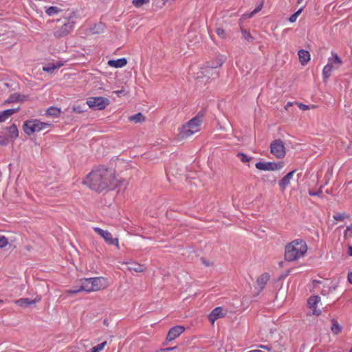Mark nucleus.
Segmentation results:
<instances>
[{
    "label": "nucleus",
    "mask_w": 352,
    "mask_h": 352,
    "mask_svg": "<svg viewBox=\"0 0 352 352\" xmlns=\"http://www.w3.org/2000/svg\"><path fill=\"white\" fill-rule=\"evenodd\" d=\"M223 60L221 58H217L214 63H207L206 67H204V72L206 76H208L210 69L214 72H212L211 74L213 75L215 73L216 76H218V73L216 71V68L219 67L223 65Z\"/></svg>",
    "instance_id": "nucleus-13"
},
{
    "label": "nucleus",
    "mask_w": 352,
    "mask_h": 352,
    "mask_svg": "<svg viewBox=\"0 0 352 352\" xmlns=\"http://www.w3.org/2000/svg\"><path fill=\"white\" fill-rule=\"evenodd\" d=\"M263 8V2L261 3V4L258 5L254 10L252 11L249 14H248V18L253 17L254 14H256L258 12V11L261 10Z\"/></svg>",
    "instance_id": "nucleus-38"
},
{
    "label": "nucleus",
    "mask_w": 352,
    "mask_h": 352,
    "mask_svg": "<svg viewBox=\"0 0 352 352\" xmlns=\"http://www.w3.org/2000/svg\"><path fill=\"white\" fill-rule=\"evenodd\" d=\"M322 294H325L324 290L322 291Z\"/></svg>",
    "instance_id": "nucleus-57"
},
{
    "label": "nucleus",
    "mask_w": 352,
    "mask_h": 352,
    "mask_svg": "<svg viewBox=\"0 0 352 352\" xmlns=\"http://www.w3.org/2000/svg\"><path fill=\"white\" fill-rule=\"evenodd\" d=\"M345 238H352V223L350 226L346 227L344 233Z\"/></svg>",
    "instance_id": "nucleus-40"
},
{
    "label": "nucleus",
    "mask_w": 352,
    "mask_h": 352,
    "mask_svg": "<svg viewBox=\"0 0 352 352\" xmlns=\"http://www.w3.org/2000/svg\"><path fill=\"white\" fill-rule=\"evenodd\" d=\"M303 2V0H297V3L298 4H301V3Z\"/></svg>",
    "instance_id": "nucleus-54"
},
{
    "label": "nucleus",
    "mask_w": 352,
    "mask_h": 352,
    "mask_svg": "<svg viewBox=\"0 0 352 352\" xmlns=\"http://www.w3.org/2000/svg\"><path fill=\"white\" fill-rule=\"evenodd\" d=\"M19 110V108L10 109L3 110V111L0 112V122H5L8 118L11 116V115L18 112Z\"/></svg>",
    "instance_id": "nucleus-19"
},
{
    "label": "nucleus",
    "mask_w": 352,
    "mask_h": 352,
    "mask_svg": "<svg viewBox=\"0 0 352 352\" xmlns=\"http://www.w3.org/2000/svg\"><path fill=\"white\" fill-rule=\"evenodd\" d=\"M51 126L50 123L41 122L38 120H26L24 122L23 129L25 134L31 135L35 132H39Z\"/></svg>",
    "instance_id": "nucleus-6"
},
{
    "label": "nucleus",
    "mask_w": 352,
    "mask_h": 352,
    "mask_svg": "<svg viewBox=\"0 0 352 352\" xmlns=\"http://www.w3.org/2000/svg\"><path fill=\"white\" fill-rule=\"evenodd\" d=\"M39 300H40V298H38V300H30V298H21L17 300H15L14 302L16 305L23 307L25 305H34V303L38 302Z\"/></svg>",
    "instance_id": "nucleus-20"
},
{
    "label": "nucleus",
    "mask_w": 352,
    "mask_h": 352,
    "mask_svg": "<svg viewBox=\"0 0 352 352\" xmlns=\"http://www.w3.org/2000/svg\"><path fill=\"white\" fill-rule=\"evenodd\" d=\"M0 302H3L2 300H0Z\"/></svg>",
    "instance_id": "nucleus-59"
},
{
    "label": "nucleus",
    "mask_w": 352,
    "mask_h": 352,
    "mask_svg": "<svg viewBox=\"0 0 352 352\" xmlns=\"http://www.w3.org/2000/svg\"><path fill=\"white\" fill-rule=\"evenodd\" d=\"M236 156L243 163H248L251 160V157L244 154V153H238Z\"/></svg>",
    "instance_id": "nucleus-33"
},
{
    "label": "nucleus",
    "mask_w": 352,
    "mask_h": 352,
    "mask_svg": "<svg viewBox=\"0 0 352 352\" xmlns=\"http://www.w3.org/2000/svg\"><path fill=\"white\" fill-rule=\"evenodd\" d=\"M107 342H104L100 344H98L97 346H95L91 348V352H100L103 350V349L107 346Z\"/></svg>",
    "instance_id": "nucleus-31"
},
{
    "label": "nucleus",
    "mask_w": 352,
    "mask_h": 352,
    "mask_svg": "<svg viewBox=\"0 0 352 352\" xmlns=\"http://www.w3.org/2000/svg\"><path fill=\"white\" fill-rule=\"evenodd\" d=\"M270 274L267 272L262 273L258 276L255 289H256L258 293L265 288V285L270 280Z\"/></svg>",
    "instance_id": "nucleus-12"
},
{
    "label": "nucleus",
    "mask_w": 352,
    "mask_h": 352,
    "mask_svg": "<svg viewBox=\"0 0 352 352\" xmlns=\"http://www.w3.org/2000/svg\"><path fill=\"white\" fill-rule=\"evenodd\" d=\"M151 0H132V5L136 8H140L144 5L149 4Z\"/></svg>",
    "instance_id": "nucleus-28"
},
{
    "label": "nucleus",
    "mask_w": 352,
    "mask_h": 352,
    "mask_svg": "<svg viewBox=\"0 0 352 352\" xmlns=\"http://www.w3.org/2000/svg\"><path fill=\"white\" fill-rule=\"evenodd\" d=\"M130 121L135 122L136 123L138 122H142L145 120V118L141 113H138L135 114L134 116H132L129 118Z\"/></svg>",
    "instance_id": "nucleus-27"
},
{
    "label": "nucleus",
    "mask_w": 352,
    "mask_h": 352,
    "mask_svg": "<svg viewBox=\"0 0 352 352\" xmlns=\"http://www.w3.org/2000/svg\"><path fill=\"white\" fill-rule=\"evenodd\" d=\"M333 69V66H331V63L329 62L327 63V65H324L322 69L324 80L328 79V78L331 75Z\"/></svg>",
    "instance_id": "nucleus-24"
},
{
    "label": "nucleus",
    "mask_w": 352,
    "mask_h": 352,
    "mask_svg": "<svg viewBox=\"0 0 352 352\" xmlns=\"http://www.w3.org/2000/svg\"><path fill=\"white\" fill-rule=\"evenodd\" d=\"M202 123L203 116L198 113L197 116L191 118L190 121L179 129L178 138L183 140L190 138V136L200 131Z\"/></svg>",
    "instance_id": "nucleus-4"
},
{
    "label": "nucleus",
    "mask_w": 352,
    "mask_h": 352,
    "mask_svg": "<svg viewBox=\"0 0 352 352\" xmlns=\"http://www.w3.org/2000/svg\"><path fill=\"white\" fill-rule=\"evenodd\" d=\"M241 34L243 35V38L248 40L249 42L254 40L253 36H252L250 31L246 29L241 28Z\"/></svg>",
    "instance_id": "nucleus-30"
},
{
    "label": "nucleus",
    "mask_w": 352,
    "mask_h": 352,
    "mask_svg": "<svg viewBox=\"0 0 352 352\" xmlns=\"http://www.w3.org/2000/svg\"><path fill=\"white\" fill-rule=\"evenodd\" d=\"M109 102L107 98L102 96L89 97L87 100V104L89 108L98 110L104 109Z\"/></svg>",
    "instance_id": "nucleus-8"
},
{
    "label": "nucleus",
    "mask_w": 352,
    "mask_h": 352,
    "mask_svg": "<svg viewBox=\"0 0 352 352\" xmlns=\"http://www.w3.org/2000/svg\"><path fill=\"white\" fill-rule=\"evenodd\" d=\"M248 352H250V351H248Z\"/></svg>",
    "instance_id": "nucleus-60"
},
{
    "label": "nucleus",
    "mask_w": 352,
    "mask_h": 352,
    "mask_svg": "<svg viewBox=\"0 0 352 352\" xmlns=\"http://www.w3.org/2000/svg\"><path fill=\"white\" fill-rule=\"evenodd\" d=\"M250 352H265V351H263L261 350H253V351H250Z\"/></svg>",
    "instance_id": "nucleus-53"
},
{
    "label": "nucleus",
    "mask_w": 352,
    "mask_h": 352,
    "mask_svg": "<svg viewBox=\"0 0 352 352\" xmlns=\"http://www.w3.org/2000/svg\"><path fill=\"white\" fill-rule=\"evenodd\" d=\"M320 302V297L318 296H311L308 298L307 302L310 309H313L314 314H320V311L318 310V304Z\"/></svg>",
    "instance_id": "nucleus-16"
},
{
    "label": "nucleus",
    "mask_w": 352,
    "mask_h": 352,
    "mask_svg": "<svg viewBox=\"0 0 352 352\" xmlns=\"http://www.w3.org/2000/svg\"><path fill=\"white\" fill-rule=\"evenodd\" d=\"M114 93L116 94L118 96H120V94H124L125 91L124 89H120L119 91H115Z\"/></svg>",
    "instance_id": "nucleus-49"
},
{
    "label": "nucleus",
    "mask_w": 352,
    "mask_h": 352,
    "mask_svg": "<svg viewBox=\"0 0 352 352\" xmlns=\"http://www.w3.org/2000/svg\"><path fill=\"white\" fill-rule=\"evenodd\" d=\"M333 217L337 221H344L346 219H350L349 214L346 212L335 213Z\"/></svg>",
    "instance_id": "nucleus-26"
},
{
    "label": "nucleus",
    "mask_w": 352,
    "mask_h": 352,
    "mask_svg": "<svg viewBox=\"0 0 352 352\" xmlns=\"http://www.w3.org/2000/svg\"><path fill=\"white\" fill-rule=\"evenodd\" d=\"M349 352H352V348L350 349V351Z\"/></svg>",
    "instance_id": "nucleus-58"
},
{
    "label": "nucleus",
    "mask_w": 352,
    "mask_h": 352,
    "mask_svg": "<svg viewBox=\"0 0 352 352\" xmlns=\"http://www.w3.org/2000/svg\"><path fill=\"white\" fill-rule=\"evenodd\" d=\"M298 56L300 63L302 65H305L310 60V54L307 50H301L298 52Z\"/></svg>",
    "instance_id": "nucleus-21"
},
{
    "label": "nucleus",
    "mask_w": 352,
    "mask_h": 352,
    "mask_svg": "<svg viewBox=\"0 0 352 352\" xmlns=\"http://www.w3.org/2000/svg\"><path fill=\"white\" fill-rule=\"evenodd\" d=\"M64 63L65 62H62V60H57L56 63H54V68L58 69V68L63 67V65H64Z\"/></svg>",
    "instance_id": "nucleus-46"
},
{
    "label": "nucleus",
    "mask_w": 352,
    "mask_h": 352,
    "mask_svg": "<svg viewBox=\"0 0 352 352\" xmlns=\"http://www.w3.org/2000/svg\"><path fill=\"white\" fill-rule=\"evenodd\" d=\"M28 100V96L25 95H21L19 94V97L17 98V102H25Z\"/></svg>",
    "instance_id": "nucleus-44"
},
{
    "label": "nucleus",
    "mask_w": 352,
    "mask_h": 352,
    "mask_svg": "<svg viewBox=\"0 0 352 352\" xmlns=\"http://www.w3.org/2000/svg\"><path fill=\"white\" fill-rule=\"evenodd\" d=\"M258 347L261 348V349H264L265 350H267V351H273L274 352L278 351L274 349V346H272V345H268V346L260 345Z\"/></svg>",
    "instance_id": "nucleus-43"
},
{
    "label": "nucleus",
    "mask_w": 352,
    "mask_h": 352,
    "mask_svg": "<svg viewBox=\"0 0 352 352\" xmlns=\"http://www.w3.org/2000/svg\"><path fill=\"white\" fill-rule=\"evenodd\" d=\"M296 170H292L287 173V175L282 177L278 182V186L282 192H285L290 184V181L294 177Z\"/></svg>",
    "instance_id": "nucleus-15"
},
{
    "label": "nucleus",
    "mask_w": 352,
    "mask_h": 352,
    "mask_svg": "<svg viewBox=\"0 0 352 352\" xmlns=\"http://www.w3.org/2000/svg\"><path fill=\"white\" fill-rule=\"evenodd\" d=\"M109 285L108 279L103 276L91 277V278H82L77 280L76 285L73 286L72 289H67L66 294H74L82 291L86 292H94L108 288Z\"/></svg>",
    "instance_id": "nucleus-2"
},
{
    "label": "nucleus",
    "mask_w": 352,
    "mask_h": 352,
    "mask_svg": "<svg viewBox=\"0 0 352 352\" xmlns=\"http://www.w3.org/2000/svg\"><path fill=\"white\" fill-rule=\"evenodd\" d=\"M99 26H101L102 28H103L104 25L102 24H100Z\"/></svg>",
    "instance_id": "nucleus-56"
},
{
    "label": "nucleus",
    "mask_w": 352,
    "mask_h": 352,
    "mask_svg": "<svg viewBox=\"0 0 352 352\" xmlns=\"http://www.w3.org/2000/svg\"><path fill=\"white\" fill-rule=\"evenodd\" d=\"M82 184L96 192H102L116 185L115 172L104 167L95 168L87 175Z\"/></svg>",
    "instance_id": "nucleus-1"
},
{
    "label": "nucleus",
    "mask_w": 352,
    "mask_h": 352,
    "mask_svg": "<svg viewBox=\"0 0 352 352\" xmlns=\"http://www.w3.org/2000/svg\"><path fill=\"white\" fill-rule=\"evenodd\" d=\"M307 243L302 239H296L286 244L285 248V258L287 261L299 260L304 257L307 252Z\"/></svg>",
    "instance_id": "nucleus-3"
},
{
    "label": "nucleus",
    "mask_w": 352,
    "mask_h": 352,
    "mask_svg": "<svg viewBox=\"0 0 352 352\" xmlns=\"http://www.w3.org/2000/svg\"><path fill=\"white\" fill-rule=\"evenodd\" d=\"M331 331L332 333L335 335H338L342 331V327L340 325L338 322L336 320V319L331 320Z\"/></svg>",
    "instance_id": "nucleus-23"
},
{
    "label": "nucleus",
    "mask_w": 352,
    "mask_h": 352,
    "mask_svg": "<svg viewBox=\"0 0 352 352\" xmlns=\"http://www.w3.org/2000/svg\"><path fill=\"white\" fill-rule=\"evenodd\" d=\"M284 161H278V162H257L255 167L264 171H278L285 167Z\"/></svg>",
    "instance_id": "nucleus-10"
},
{
    "label": "nucleus",
    "mask_w": 352,
    "mask_h": 352,
    "mask_svg": "<svg viewBox=\"0 0 352 352\" xmlns=\"http://www.w3.org/2000/svg\"><path fill=\"white\" fill-rule=\"evenodd\" d=\"M348 281L352 284V272H349L348 273Z\"/></svg>",
    "instance_id": "nucleus-50"
},
{
    "label": "nucleus",
    "mask_w": 352,
    "mask_h": 352,
    "mask_svg": "<svg viewBox=\"0 0 352 352\" xmlns=\"http://www.w3.org/2000/svg\"><path fill=\"white\" fill-rule=\"evenodd\" d=\"M302 9H303V6L302 8H300L299 10H298L297 12L294 13L292 15V16H290L289 18V21L292 22V23L296 21V19H297L298 16H300V13L302 11Z\"/></svg>",
    "instance_id": "nucleus-36"
},
{
    "label": "nucleus",
    "mask_w": 352,
    "mask_h": 352,
    "mask_svg": "<svg viewBox=\"0 0 352 352\" xmlns=\"http://www.w3.org/2000/svg\"><path fill=\"white\" fill-rule=\"evenodd\" d=\"M177 346H174V347H167V348H165L164 349H161L160 350V351L161 352H167L168 351H173L175 350V349H176Z\"/></svg>",
    "instance_id": "nucleus-47"
},
{
    "label": "nucleus",
    "mask_w": 352,
    "mask_h": 352,
    "mask_svg": "<svg viewBox=\"0 0 352 352\" xmlns=\"http://www.w3.org/2000/svg\"><path fill=\"white\" fill-rule=\"evenodd\" d=\"M348 251H349V254L352 256V246L349 247Z\"/></svg>",
    "instance_id": "nucleus-51"
},
{
    "label": "nucleus",
    "mask_w": 352,
    "mask_h": 352,
    "mask_svg": "<svg viewBox=\"0 0 352 352\" xmlns=\"http://www.w3.org/2000/svg\"><path fill=\"white\" fill-rule=\"evenodd\" d=\"M94 231L104 239L105 243L108 245H115L116 248L119 250V239L113 238L111 233L108 230H104L99 227H94Z\"/></svg>",
    "instance_id": "nucleus-9"
},
{
    "label": "nucleus",
    "mask_w": 352,
    "mask_h": 352,
    "mask_svg": "<svg viewBox=\"0 0 352 352\" xmlns=\"http://www.w3.org/2000/svg\"><path fill=\"white\" fill-rule=\"evenodd\" d=\"M298 105H299L300 109H301L302 110H307L309 109V106L307 104H299Z\"/></svg>",
    "instance_id": "nucleus-48"
},
{
    "label": "nucleus",
    "mask_w": 352,
    "mask_h": 352,
    "mask_svg": "<svg viewBox=\"0 0 352 352\" xmlns=\"http://www.w3.org/2000/svg\"><path fill=\"white\" fill-rule=\"evenodd\" d=\"M185 331V327L183 326H175L172 327L168 332L167 334V341L171 342V340H175L178 338L179 336L182 335Z\"/></svg>",
    "instance_id": "nucleus-14"
},
{
    "label": "nucleus",
    "mask_w": 352,
    "mask_h": 352,
    "mask_svg": "<svg viewBox=\"0 0 352 352\" xmlns=\"http://www.w3.org/2000/svg\"><path fill=\"white\" fill-rule=\"evenodd\" d=\"M8 244V238L4 236V235H0V248L6 247Z\"/></svg>",
    "instance_id": "nucleus-39"
},
{
    "label": "nucleus",
    "mask_w": 352,
    "mask_h": 352,
    "mask_svg": "<svg viewBox=\"0 0 352 352\" xmlns=\"http://www.w3.org/2000/svg\"><path fill=\"white\" fill-rule=\"evenodd\" d=\"M43 71H45V72H52L53 71H54V69H56V68L54 67V63H49L47 67H44L43 68Z\"/></svg>",
    "instance_id": "nucleus-42"
},
{
    "label": "nucleus",
    "mask_w": 352,
    "mask_h": 352,
    "mask_svg": "<svg viewBox=\"0 0 352 352\" xmlns=\"http://www.w3.org/2000/svg\"><path fill=\"white\" fill-rule=\"evenodd\" d=\"M309 196H311V197H314V196L321 197L322 195V188H319L318 190V191H316V192L311 191V190H309Z\"/></svg>",
    "instance_id": "nucleus-41"
},
{
    "label": "nucleus",
    "mask_w": 352,
    "mask_h": 352,
    "mask_svg": "<svg viewBox=\"0 0 352 352\" xmlns=\"http://www.w3.org/2000/svg\"><path fill=\"white\" fill-rule=\"evenodd\" d=\"M292 102H288L287 104L285 106V109H287L288 107L292 106Z\"/></svg>",
    "instance_id": "nucleus-52"
},
{
    "label": "nucleus",
    "mask_w": 352,
    "mask_h": 352,
    "mask_svg": "<svg viewBox=\"0 0 352 352\" xmlns=\"http://www.w3.org/2000/svg\"><path fill=\"white\" fill-rule=\"evenodd\" d=\"M8 144V138L0 135V146H6Z\"/></svg>",
    "instance_id": "nucleus-45"
},
{
    "label": "nucleus",
    "mask_w": 352,
    "mask_h": 352,
    "mask_svg": "<svg viewBox=\"0 0 352 352\" xmlns=\"http://www.w3.org/2000/svg\"><path fill=\"white\" fill-rule=\"evenodd\" d=\"M270 153L277 159H283L287 153L285 144L280 139H276L272 142L270 144Z\"/></svg>",
    "instance_id": "nucleus-7"
},
{
    "label": "nucleus",
    "mask_w": 352,
    "mask_h": 352,
    "mask_svg": "<svg viewBox=\"0 0 352 352\" xmlns=\"http://www.w3.org/2000/svg\"><path fill=\"white\" fill-rule=\"evenodd\" d=\"M46 113L50 116L58 117L60 113V109L56 107H50L47 109Z\"/></svg>",
    "instance_id": "nucleus-29"
},
{
    "label": "nucleus",
    "mask_w": 352,
    "mask_h": 352,
    "mask_svg": "<svg viewBox=\"0 0 352 352\" xmlns=\"http://www.w3.org/2000/svg\"><path fill=\"white\" fill-rule=\"evenodd\" d=\"M107 64L111 67L121 68L125 67L127 64V60L125 58H118L117 60H109Z\"/></svg>",
    "instance_id": "nucleus-18"
},
{
    "label": "nucleus",
    "mask_w": 352,
    "mask_h": 352,
    "mask_svg": "<svg viewBox=\"0 0 352 352\" xmlns=\"http://www.w3.org/2000/svg\"><path fill=\"white\" fill-rule=\"evenodd\" d=\"M125 264L127 265L128 270H132L133 272H144L146 270V267H145L144 265L136 262H126Z\"/></svg>",
    "instance_id": "nucleus-17"
},
{
    "label": "nucleus",
    "mask_w": 352,
    "mask_h": 352,
    "mask_svg": "<svg viewBox=\"0 0 352 352\" xmlns=\"http://www.w3.org/2000/svg\"><path fill=\"white\" fill-rule=\"evenodd\" d=\"M226 314L227 310L223 309L222 307H216V308L212 309L210 314H209V321L212 324H214L217 319L225 317Z\"/></svg>",
    "instance_id": "nucleus-11"
},
{
    "label": "nucleus",
    "mask_w": 352,
    "mask_h": 352,
    "mask_svg": "<svg viewBox=\"0 0 352 352\" xmlns=\"http://www.w3.org/2000/svg\"><path fill=\"white\" fill-rule=\"evenodd\" d=\"M60 8H57V6H50L47 9L45 10V13L48 15H53L58 13Z\"/></svg>",
    "instance_id": "nucleus-34"
},
{
    "label": "nucleus",
    "mask_w": 352,
    "mask_h": 352,
    "mask_svg": "<svg viewBox=\"0 0 352 352\" xmlns=\"http://www.w3.org/2000/svg\"><path fill=\"white\" fill-rule=\"evenodd\" d=\"M216 34L219 36V38L222 39H225L227 38V34L223 28H217Z\"/></svg>",
    "instance_id": "nucleus-37"
},
{
    "label": "nucleus",
    "mask_w": 352,
    "mask_h": 352,
    "mask_svg": "<svg viewBox=\"0 0 352 352\" xmlns=\"http://www.w3.org/2000/svg\"><path fill=\"white\" fill-rule=\"evenodd\" d=\"M19 93L11 94L8 100H5V104H10V102H18Z\"/></svg>",
    "instance_id": "nucleus-32"
},
{
    "label": "nucleus",
    "mask_w": 352,
    "mask_h": 352,
    "mask_svg": "<svg viewBox=\"0 0 352 352\" xmlns=\"http://www.w3.org/2000/svg\"><path fill=\"white\" fill-rule=\"evenodd\" d=\"M76 21L72 16L64 18L60 26L55 27L53 35L56 38H63L70 34L74 29Z\"/></svg>",
    "instance_id": "nucleus-5"
},
{
    "label": "nucleus",
    "mask_w": 352,
    "mask_h": 352,
    "mask_svg": "<svg viewBox=\"0 0 352 352\" xmlns=\"http://www.w3.org/2000/svg\"><path fill=\"white\" fill-rule=\"evenodd\" d=\"M328 62L330 63V64L331 65H333V64H337L338 65H340L342 63V60H341V58H339L338 54L333 52H331V56H330L328 58Z\"/></svg>",
    "instance_id": "nucleus-25"
},
{
    "label": "nucleus",
    "mask_w": 352,
    "mask_h": 352,
    "mask_svg": "<svg viewBox=\"0 0 352 352\" xmlns=\"http://www.w3.org/2000/svg\"><path fill=\"white\" fill-rule=\"evenodd\" d=\"M8 138L12 140H14L18 138L19 131L18 127L15 124H12L8 127Z\"/></svg>",
    "instance_id": "nucleus-22"
},
{
    "label": "nucleus",
    "mask_w": 352,
    "mask_h": 352,
    "mask_svg": "<svg viewBox=\"0 0 352 352\" xmlns=\"http://www.w3.org/2000/svg\"><path fill=\"white\" fill-rule=\"evenodd\" d=\"M85 104H74L72 107V110L74 113H81L85 111Z\"/></svg>",
    "instance_id": "nucleus-35"
},
{
    "label": "nucleus",
    "mask_w": 352,
    "mask_h": 352,
    "mask_svg": "<svg viewBox=\"0 0 352 352\" xmlns=\"http://www.w3.org/2000/svg\"><path fill=\"white\" fill-rule=\"evenodd\" d=\"M175 0H163L164 1V3L167 2V1H175Z\"/></svg>",
    "instance_id": "nucleus-55"
}]
</instances>
